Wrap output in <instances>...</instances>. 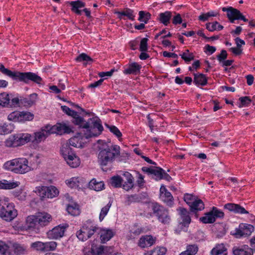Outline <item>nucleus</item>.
Returning a JSON list of instances; mask_svg holds the SVG:
<instances>
[{
    "label": "nucleus",
    "mask_w": 255,
    "mask_h": 255,
    "mask_svg": "<svg viewBox=\"0 0 255 255\" xmlns=\"http://www.w3.org/2000/svg\"><path fill=\"white\" fill-rule=\"evenodd\" d=\"M234 255H253V249L248 245H244L240 247L234 248L233 249Z\"/></svg>",
    "instance_id": "29"
},
{
    "label": "nucleus",
    "mask_w": 255,
    "mask_h": 255,
    "mask_svg": "<svg viewBox=\"0 0 255 255\" xmlns=\"http://www.w3.org/2000/svg\"><path fill=\"white\" fill-rule=\"evenodd\" d=\"M84 138L83 135L81 134V132L79 131L76 135L69 140V144H68L69 146L71 145L77 148L82 147L85 142L84 139Z\"/></svg>",
    "instance_id": "22"
},
{
    "label": "nucleus",
    "mask_w": 255,
    "mask_h": 255,
    "mask_svg": "<svg viewBox=\"0 0 255 255\" xmlns=\"http://www.w3.org/2000/svg\"><path fill=\"white\" fill-rule=\"evenodd\" d=\"M103 130L104 128L101 120L96 117L90 118L80 132L85 138L88 139L99 136Z\"/></svg>",
    "instance_id": "3"
},
{
    "label": "nucleus",
    "mask_w": 255,
    "mask_h": 255,
    "mask_svg": "<svg viewBox=\"0 0 255 255\" xmlns=\"http://www.w3.org/2000/svg\"><path fill=\"white\" fill-rule=\"evenodd\" d=\"M142 233V230L141 228H136L134 230H131L129 232V235L127 236V239L132 240L135 238V237Z\"/></svg>",
    "instance_id": "55"
},
{
    "label": "nucleus",
    "mask_w": 255,
    "mask_h": 255,
    "mask_svg": "<svg viewBox=\"0 0 255 255\" xmlns=\"http://www.w3.org/2000/svg\"><path fill=\"white\" fill-rule=\"evenodd\" d=\"M184 200L186 203L190 206L195 199L192 194H185L184 196Z\"/></svg>",
    "instance_id": "64"
},
{
    "label": "nucleus",
    "mask_w": 255,
    "mask_h": 255,
    "mask_svg": "<svg viewBox=\"0 0 255 255\" xmlns=\"http://www.w3.org/2000/svg\"><path fill=\"white\" fill-rule=\"evenodd\" d=\"M0 254L1 255H10L8 247L1 241H0Z\"/></svg>",
    "instance_id": "59"
},
{
    "label": "nucleus",
    "mask_w": 255,
    "mask_h": 255,
    "mask_svg": "<svg viewBox=\"0 0 255 255\" xmlns=\"http://www.w3.org/2000/svg\"><path fill=\"white\" fill-rule=\"evenodd\" d=\"M32 140V136L28 133H17L9 135L4 141L5 146L14 148L22 146Z\"/></svg>",
    "instance_id": "5"
},
{
    "label": "nucleus",
    "mask_w": 255,
    "mask_h": 255,
    "mask_svg": "<svg viewBox=\"0 0 255 255\" xmlns=\"http://www.w3.org/2000/svg\"><path fill=\"white\" fill-rule=\"evenodd\" d=\"M20 123H24L27 121H31L34 118V115L29 112H20Z\"/></svg>",
    "instance_id": "45"
},
{
    "label": "nucleus",
    "mask_w": 255,
    "mask_h": 255,
    "mask_svg": "<svg viewBox=\"0 0 255 255\" xmlns=\"http://www.w3.org/2000/svg\"><path fill=\"white\" fill-rule=\"evenodd\" d=\"M112 202L109 201V203L106 206H105L101 209L99 217L100 222H102L104 220L105 217L106 216V215L108 214L110 210V209L112 206Z\"/></svg>",
    "instance_id": "42"
},
{
    "label": "nucleus",
    "mask_w": 255,
    "mask_h": 255,
    "mask_svg": "<svg viewBox=\"0 0 255 255\" xmlns=\"http://www.w3.org/2000/svg\"><path fill=\"white\" fill-rule=\"evenodd\" d=\"M18 215L13 203L9 201L8 197H0V217L7 222H11Z\"/></svg>",
    "instance_id": "4"
},
{
    "label": "nucleus",
    "mask_w": 255,
    "mask_h": 255,
    "mask_svg": "<svg viewBox=\"0 0 255 255\" xmlns=\"http://www.w3.org/2000/svg\"><path fill=\"white\" fill-rule=\"evenodd\" d=\"M172 17V12L170 11H166L164 12L159 13L158 19L159 22L165 26H167L169 23Z\"/></svg>",
    "instance_id": "33"
},
{
    "label": "nucleus",
    "mask_w": 255,
    "mask_h": 255,
    "mask_svg": "<svg viewBox=\"0 0 255 255\" xmlns=\"http://www.w3.org/2000/svg\"><path fill=\"white\" fill-rule=\"evenodd\" d=\"M7 120L13 122L20 123V112L15 111L11 112L7 116Z\"/></svg>",
    "instance_id": "41"
},
{
    "label": "nucleus",
    "mask_w": 255,
    "mask_h": 255,
    "mask_svg": "<svg viewBox=\"0 0 255 255\" xmlns=\"http://www.w3.org/2000/svg\"><path fill=\"white\" fill-rule=\"evenodd\" d=\"M115 13L117 14L118 17L120 19H125L124 16H126L129 20L133 21L135 17L133 10L128 8L122 11H116Z\"/></svg>",
    "instance_id": "26"
},
{
    "label": "nucleus",
    "mask_w": 255,
    "mask_h": 255,
    "mask_svg": "<svg viewBox=\"0 0 255 255\" xmlns=\"http://www.w3.org/2000/svg\"><path fill=\"white\" fill-rule=\"evenodd\" d=\"M254 231V227L253 225L243 224L239 226V228L236 229L235 235L237 238L247 237L251 235Z\"/></svg>",
    "instance_id": "14"
},
{
    "label": "nucleus",
    "mask_w": 255,
    "mask_h": 255,
    "mask_svg": "<svg viewBox=\"0 0 255 255\" xmlns=\"http://www.w3.org/2000/svg\"><path fill=\"white\" fill-rule=\"evenodd\" d=\"M16 161L17 158H15L6 161L3 165V169L17 174Z\"/></svg>",
    "instance_id": "32"
},
{
    "label": "nucleus",
    "mask_w": 255,
    "mask_h": 255,
    "mask_svg": "<svg viewBox=\"0 0 255 255\" xmlns=\"http://www.w3.org/2000/svg\"><path fill=\"white\" fill-rule=\"evenodd\" d=\"M92 255H110L114 252L112 247L93 245L91 246Z\"/></svg>",
    "instance_id": "13"
},
{
    "label": "nucleus",
    "mask_w": 255,
    "mask_h": 255,
    "mask_svg": "<svg viewBox=\"0 0 255 255\" xmlns=\"http://www.w3.org/2000/svg\"><path fill=\"white\" fill-rule=\"evenodd\" d=\"M10 98L8 94L5 92L0 94V105L6 107L9 104Z\"/></svg>",
    "instance_id": "47"
},
{
    "label": "nucleus",
    "mask_w": 255,
    "mask_h": 255,
    "mask_svg": "<svg viewBox=\"0 0 255 255\" xmlns=\"http://www.w3.org/2000/svg\"><path fill=\"white\" fill-rule=\"evenodd\" d=\"M218 12L215 11H210L207 13H203L199 16L200 20L205 21L207 20L210 17H215L218 15Z\"/></svg>",
    "instance_id": "54"
},
{
    "label": "nucleus",
    "mask_w": 255,
    "mask_h": 255,
    "mask_svg": "<svg viewBox=\"0 0 255 255\" xmlns=\"http://www.w3.org/2000/svg\"><path fill=\"white\" fill-rule=\"evenodd\" d=\"M222 11L227 12V17L232 23H234L235 20L236 19H241L245 22L248 21V19H247L239 10L233 8L232 7H223Z\"/></svg>",
    "instance_id": "11"
},
{
    "label": "nucleus",
    "mask_w": 255,
    "mask_h": 255,
    "mask_svg": "<svg viewBox=\"0 0 255 255\" xmlns=\"http://www.w3.org/2000/svg\"><path fill=\"white\" fill-rule=\"evenodd\" d=\"M194 83L197 85L204 86L207 83V78L202 74H194Z\"/></svg>",
    "instance_id": "38"
},
{
    "label": "nucleus",
    "mask_w": 255,
    "mask_h": 255,
    "mask_svg": "<svg viewBox=\"0 0 255 255\" xmlns=\"http://www.w3.org/2000/svg\"><path fill=\"white\" fill-rule=\"evenodd\" d=\"M98 232L102 243H105L110 240L115 234V232L113 230L108 228H99Z\"/></svg>",
    "instance_id": "19"
},
{
    "label": "nucleus",
    "mask_w": 255,
    "mask_h": 255,
    "mask_svg": "<svg viewBox=\"0 0 255 255\" xmlns=\"http://www.w3.org/2000/svg\"><path fill=\"white\" fill-rule=\"evenodd\" d=\"M57 243L56 242L50 241L44 243V252L54 251L56 250Z\"/></svg>",
    "instance_id": "52"
},
{
    "label": "nucleus",
    "mask_w": 255,
    "mask_h": 255,
    "mask_svg": "<svg viewBox=\"0 0 255 255\" xmlns=\"http://www.w3.org/2000/svg\"><path fill=\"white\" fill-rule=\"evenodd\" d=\"M67 224H60L49 230L47 235L49 239H58L63 237L66 229L68 227Z\"/></svg>",
    "instance_id": "12"
},
{
    "label": "nucleus",
    "mask_w": 255,
    "mask_h": 255,
    "mask_svg": "<svg viewBox=\"0 0 255 255\" xmlns=\"http://www.w3.org/2000/svg\"><path fill=\"white\" fill-rule=\"evenodd\" d=\"M141 199V197L137 195H131L128 196L126 202L129 205L132 203L138 202L140 201Z\"/></svg>",
    "instance_id": "58"
},
{
    "label": "nucleus",
    "mask_w": 255,
    "mask_h": 255,
    "mask_svg": "<svg viewBox=\"0 0 255 255\" xmlns=\"http://www.w3.org/2000/svg\"><path fill=\"white\" fill-rule=\"evenodd\" d=\"M89 188L96 191H100L104 189L105 184L103 181L92 179L89 184Z\"/></svg>",
    "instance_id": "35"
},
{
    "label": "nucleus",
    "mask_w": 255,
    "mask_h": 255,
    "mask_svg": "<svg viewBox=\"0 0 255 255\" xmlns=\"http://www.w3.org/2000/svg\"><path fill=\"white\" fill-rule=\"evenodd\" d=\"M191 211H201L204 209V204L200 199H195L189 206Z\"/></svg>",
    "instance_id": "39"
},
{
    "label": "nucleus",
    "mask_w": 255,
    "mask_h": 255,
    "mask_svg": "<svg viewBox=\"0 0 255 255\" xmlns=\"http://www.w3.org/2000/svg\"><path fill=\"white\" fill-rule=\"evenodd\" d=\"M84 182V179L80 177H73L65 181L66 184L71 188H78Z\"/></svg>",
    "instance_id": "28"
},
{
    "label": "nucleus",
    "mask_w": 255,
    "mask_h": 255,
    "mask_svg": "<svg viewBox=\"0 0 255 255\" xmlns=\"http://www.w3.org/2000/svg\"><path fill=\"white\" fill-rule=\"evenodd\" d=\"M49 125H47L42 127L40 130L35 132L34 134V139L32 140L34 143H39L44 140L49 135L50 132Z\"/></svg>",
    "instance_id": "15"
},
{
    "label": "nucleus",
    "mask_w": 255,
    "mask_h": 255,
    "mask_svg": "<svg viewBox=\"0 0 255 255\" xmlns=\"http://www.w3.org/2000/svg\"><path fill=\"white\" fill-rule=\"evenodd\" d=\"M34 192L41 199L53 198L59 195L58 189L54 186H38L35 189Z\"/></svg>",
    "instance_id": "8"
},
{
    "label": "nucleus",
    "mask_w": 255,
    "mask_h": 255,
    "mask_svg": "<svg viewBox=\"0 0 255 255\" xmlns=\"http://www.w3.org/2000/svg\"><path fill=\"white\" fill-rule=\"evenodd\" d=\"M160 198L161 200L168 206H172L173 204V198L171 193L169 192L164 186H162L160 187Z\"/></svg>",
    "instance_id": "21"
},
{
    "label": "nucleus",
    "mask_w": 255,
    "mask_h": 255,
    "mask_svg": "<svg viewBox=\"0 0 255 255\" xmlns=\"http://www.w3.org/2000/svg\"><path fill=\"white\" fill-rule=\"evenodd\" d=\"M120 154V147L117 145L103 144L99 149L98 162L102 166L111 163Z\"/></svg>",
    "instance_id": "1"
},
{
    "label": "nucleus",
    "mask_w": 255,
    "mask_h": 255,
    "mask_svg": "<svg viewBox=\"0 0 255 255\" xmlns=\"http://www.w3.org/2000/svg\"><path fill=\"white\" fill-rule=\"evenodd\" d=\"M20 182L14 180H0V189L10 190L19 186Z\"/></svg>",
    "instance_id": "25"
},
{
    "label": "nucleus",
    "mask_w": 255,
    "mask_h": 255,
    "mask_svg": "<svg viewBox=\"0 0 255 255\" xmlns=\"http://www.w3.org/2000/svg\"><path fill=\"white\" fill-rule=\"evenodd\" d=\"M166 252V249L164 247H157L151 251L150 253H147L145 255H164Z\"/></svg>",
    "instance_id": "48"
},
{
    "label": "nucleus",
    "mask_w": 255,
    "mask_h": 255,
    "mask_svg": "<svg viewBox=\"0 0 255 255\" xmlns=\"http://www.w3.org/2000/svg\"><path fill=\"white\" fill-rule=\"evenodd\" d=\"M227 251L223 244H217L211 250V255H227Z\"/></svg>",
    "instance_id": "34"
},
{
    "label": "nucleus",
    "mask_w": 255,
    "mask_h": 255,
    "mask_svg": "<svg viewBox=\"0 0 255 255\" xmlns=\"http://www.w3.org/2000/svg\"><path fill=\"white\" fill-rule=\"evenodd\" d=\"M70 4L72 6V10L78 15H81L82 14V10H81L80 8L84 7L85 5L84 2L79 0L71 1Z\"/></svg>",
    "instance_id": "36"
},
{
    "label": "nucleus",
    "mask_w": 255,
    "mask_h": 255,
    "mask_svg": "<svg viewBox=\"0 0 255 255\" xmlns=\"http://www.w3.org/2000/svg\"><path fill=\"white\" fill-rule=\"evenodd\" d=\"M24 227L26 230H39L36 214L28 216L25 221Z\"/></svg>",
    "instance_id": "18"
},
{
    "label": "nucleus",
    "mask_w": 255,
    "mask_h": 255,
    "mask_svg": "<svg viewBox=\"0 0 255 255\" xmlns=\"http://www.w3.org/2000/svg\"><path fill=\"white\" fill-rule=\"evenodd\" d=\"M151 14L144 11H140L139 12V17L138 20L140 22H143L144 23H147L148 20L150 18Z\"/></svg>",
    "instance_id": "50"
},
{
    "label": "nucleus",
    "mask_w": 255,
    "mask_h": 255,
    "mask_svg": "<svg viewBox=\"0 0 255 255\" xmlns=\"http://www.w3.org/2000/svg\"><path fill=\"white\" fill-rule=\"evenodd\" d=\"M181 58L186 62H189L194 58V55L193 53L190 52L189 50L186 49L185 52L180 55Z\"/></svg>",
    "instance_id": "51"
},
{
    "label": "nucleus",
    "mask_w": 255,
    "mask_h": 255,
    "mask_svg": "<svg viewBox=\"0 0 255 255\" xmlns=\"http://www.w3.org/2000/svg\"><path fill=\"white\" fill-rule=\"evenodd\" d=\"M156 241V238L150 235L142 236L139 239L138 245L141 248H147L153 245Z\"/></svg>",
    "instance_id": "23"
},
{
    "label": "nucleus",
    "mask_w": 255,
    "mask_h": 255,
    "mask_svg": "<svg viewBox=\"0 0 255 255\" xmlns=\"http://www.w3.org/2000/svg\"><path fill=\"white\" fill-rule=\"evenodd\" d=\"M177 210L179 212L180 216L182 220V222L180 223V225L182 226L183 225L185 226L186 225H189L190 223L191 219L188 211L183 208H180L178 209Z\"/></svg>",
    "instance_id": "31"
},
{
    "label": "nucleus",
    "mask_w": 255,
    "mask_h": 255,
    "mask_svg": "<svg viewBox=\"0 0 255 255\" xmlns=\"http://www.w3.org/2000/svg\"><path fill=\"white\" fill-rule=\"evenodd\" d=\"M78 62H85L84 64H86L89 61H91L92 59L89 56L85 53H82L79 55L76 59Z\"/></svg>",
    "instance_id": "61"
},
{
    "label": "nucleus",
    "mask_w": 255,
    "mask_h": 255,
    "mask_svg": "<svg viewBox=\"0 0 255 255\" xmlns=\"http://www.w3.org/2000/svg\"><path fill=\"white\" fill-rule=\"evenodd\" d=\"M110 130L117 137L120 138L122 136V134L120 130L115 126H112L109 127Z\"/></svg>",
    "instance_id": "63"
},
{
    "label": "nucleus",
    "mask_w": 255,
    "mask_h": 255,
    "mask_svg": "<svg viewBox=\"0 0 255 255\" xmlns=\"http://www.w3.org/2000/svg\"><path fill=\"white\" fill-rule=\"evenodd\" d=\"M164 170L162 168L155 167L153 168L151 172V175L156 180H159L163 179V174Z\"/></svg>",
    "instance_id": "43"
},
{
    "label": "nucleus",
    "mask_w": 255,
    "mask_h": 255,
    "mask_svg": "<svg viewBox=\"0 0 255 255\" xmlns=\"http://www.w3.org/2000/svg\"><path fill=\"white\" fill-rule=\"evenodd\" d=\"M151 208L154 214L157 217L159 222L163 224H168L170 221V218L168 215V210L163 207L157 203L151 205Z\"/></svg>",
    "instance_id": "9"
},
{
    "label": "nucleus",
    "mask_w": 255,
    "mask_h": 255,
    "mask_svg": "<svg viewBox=\"0 0 255 255\" xmlns=\"http://www.w3.org/2000/svg\"><path fill=\"white\" fill-rule=\"evenodd\" d=\"M67 211L69 214L74 216H78L80 213L79 207L76 204L69 205L67 207Z\"/></svg>",
    "instance_id": "40"
},
{
    "label": "nucleus",
    "mask_w": 255,
    "mask_h": 255,
    "mask_svg": "<svg viewBox=\"0 0 255 255\" xmlns=\"http://www.w3.org/2000/svg\"><path fill=\"white\" fill-rule=\"evenodd\" d=\"M61 153L67 164L72 168L78 167L81 163L79 157L75 153L68 143L63 144Z\"/></svg>",
    "instance_id": "6"
},
{
    "label": "nucleus",
    "mask_w": 255,
    "mask_h": 255,
    "mask_svg": "<svg viewBox=\"0 0 255 255\" xmlns=\"http://www.w3.org/2000/svg\"><path fill=\"white\" fill-rule=\"evenodd\" d=\"M49 129L51 134L56 133L61 135L65 133H69L72 131L70 127L65 123H57L53 126L49 125Z\"/></svg>",
    "instance_id": "16"
},
{
    "label": "nucleus",
    "mask_w": 255,
    "mask_h": 255,
    "mask_svg": "<svg viewBox=\"0 0 255 255\" xmlns=\"http://www.w3.org/2000/svg\"><path fill=\"white\" fill-rule=\"evenodd\" d=\"M141 66L136 62L129 63L127 67L124 70V73L126 74H134L139 73Z\"/></svg>",
    "instance_id": "27"
},
{
    "label": "nucleus",
    "mask_w": 255,
    "mask_h": 255,
    "mask_svg": "<svg viewBox=\"0 0 255 255\" xmlns=\"http://www.w3.org/2000/svg\"><path fill=\"white\" fill-rule=\"evenodd\" d=\"M223 26L220 24L217 21L209 22L206 24V28L210 31L221 30L223 28Z\"/></svg>",
    "instance_id": "44"
},
{
    "label": "nucleus",
    "mask_w": 255,
    "mask_h": 255,
    "mask_svg": "<svg viewBox=\"0 0 255 255\" xmlns=\"http://www.w3.org/2000/svg\"><path fill=\"white\" fill-rule=\"evenodd\" d=\"M198 251V246L195 244H193L188 245L185 251L189 254V255H195Z\"/></svg>",
    "instance_id": "56"
},
{
    "label": "nucleus",
    "mask_w": 255,
    "mask_h": 255,
    "mask_svg": "<svg viewBox=\"0 0 255 255\" xmlns=\"http://www.w3.org/2000/svg\"><path fill=\"white\" fill-rule=\"evenodd\" d=\"M147 38L141 39L140 42L139 50L141 52H145L147 50Z\"/></svg>",
    "instance_id": "62"
},
{
    "label": "nucleus",
    "mask_w": 255,
    "mask_h": 255,
    "mask_svg": "<svg viewBox=\"0 0 255 255\" xmlns=\"http://www.w3.org/2000/svg\"><path fill=\"white\" fill-rule=\"evenodd\" d=\"M123 180L120 176H115L111 178V185L115 187H121Z\"/></svg>",
    "instance_id": "53"
},
{
    "label": "nucleus",
    "mask_w": 255,
    "mask_h": 255,
    "mask_svg": "<svg viewBox=\"0 0 255 255\" xmlns=\"http://www.w3.org/2000/svg\"><path fill=\"white\" fill-rule=\"evenodd\" d=\"M225 209L236 214H247L249 212L239 204L234 203H227L224 205Z\"/></svg>",
    "instance_id": "24"
},
{
    "label": "nucleus",
    "mask_w": 255,
    "mask_h": 255,
    "mask_svg": "<svg viewBox=\"0 0 255 255\" xmlns=\"http://www.w3.org/2000/svg\"><path fill=\"white\" fill-rule=\"evenodd\" d=\"M0 71L3 74L11 78L14 80H18L27 84L29 81H32L37 84H41L42 82V78L35 73L31 72H12L5 68L2 64L0 65Z\"/></svg>",
    "instance_id": "2"
},
{
    "label": "nucleus",
    "mask_w": 255,
    "mask_h": 255,
    "mask_svg": "<svg viewBox=\"0 0 255 255\" xmlns=\"http://www.w3.org/2000/svg\"><path fill=\"white\" fill-rule=\"evenodd\" d=\"M72 122L77 126H79V131L82 130L84 127L87 124V121H86L83 118L81 117L77 112H76V116L72 117Z\"/></svg>",
    "instance_id": "37"
},
{
    "label": "nucleus",
    "mask_w": 255,
    "mask_h": 255,
    "mask_svg": "<svg viewBox=\"0 0 255 255\" xmlns=\"http://www.w3.org/2000/svg\"><path fill=\"white\" fill-rule=\"evenodd\" d=\"M85 237L91 238L96 232H98L99 228L91 221H86L82 226Z\"/></svg>",
    "instance_id": "17"
},
{
    "label": "nucleus",
    "mask_w": 255,
    "mask_h": 255,
    "mask_svg": "<svg viewBox=\"0 0 255 255\" xmlns=\"http://www.w3.org/2000/svg\"><path fill=\"white\" fill-rule=\"evenodd\" d=\"M239 100L241 102L240 108L248 107L251 103V100L248 96L241 97L239 98Z\"/></svg>",
    "instance_id": "60"
},
{
    "label": "nucleus",
    "mask_w": 255,
    "mask_h": 255,
    "mask_svg": "<svg viewBox=\"0 0 255 255\" xmlns=\"http://www.w3.org/2000/svg\"><path fill=\"white\" fill-rule=\"evenodd\" d=\"M224 213L216 207H213L210 212L206 213L204 216L201 217L200 220L204 224H211L214 223L217 218H223Z\"/></svg>",
    "instance_id": "10"
},
{
    "label": "nucleus",
    "mask_w": 255,
    "mask_h": 255,
    "mask_svg": "<svg viewBox=\"0 0 255 255\" xmlns=\"http://www.w3.org/2000/svg\"><path fill=\"white\" fill-rule=\"evenodd\" d=\"M31 247L38 251L44 252V243L42 242H35L31 245Z\"/></svg>",
    "instance_id": "57"
},
{
    "label": "nucleus",
    "mask_w": 255,
    "mask_h": 255,
    "mask_svg": "<svg viewBox=\"0 0 255 255\" xmlns=\"http://www.w3.org/2000/svg\"><path fill=\"white\" fill-rule=\"evenodd\" d=\"M39 228L45 227L52 221V216L46 212L36 213Z\"/></svg>",
    "instance_id": "20"
},
{
    "label": "nucleus",
    "mask_w": 255,
    "mask_h": 255,
    "mask_svg": "<svg viewBox=\"0 0 255 255\" xmlns=\"http://www.w3.org/2000/svg\"><path fill=\"white\" fill-rule=\"evenodd\" d=\"M0 125L2 134L10 133L14 128V126L12 124L3 123Z\"/></svg>",
    "instance_id": "46"
},
{
    "label": "nucleus",
    "mask_w": 255,
    "mask_h": 255,
    "mask_svg": "<svg viewBox=\"0 0 255 255\" xmlns=\"http://www.w3.org/2000/svg\"><path fill=\"white\" fill-rule=\"evenodd\" d=\"M123 176L125 177L126 181L124 182L122 187L125 190L128 191L133 187V177L132 175L128 172L124 173Z\"/></svg>",
    "instance_id": "30"
},
{
    "label": "nucleus",
    "mask_w": 255,
    "mask_h": 255,
    "mask_svg": "<svg viewBox=\"0 0 255 255\" xmlns=\"http://www.w3.org/2000/svg\"><path fill=\"white\" fill-rule=\"evenodd\" d=\"M17 174H24L36 168L37 164L34 160L29 161L25 157H18L16 161Z\"/></svg>",
    "instance_id": "7"
},
{
    "label": "nucleus",
    "mask_w": 255,
    "mask_h": 255,
    "mask_svg": "<svg viewBox=\"0 0 255 255\" xmlns=\"http://www.w3.org/2000/svg\"><path fill=\"white\" fill-rule=\"evenodd\" d=\"M13 248L16 255L24 254L26 250V247L18 244H14L13 245Z\"/></svg>",
    "instance_id": "49"
}]
</instances>
